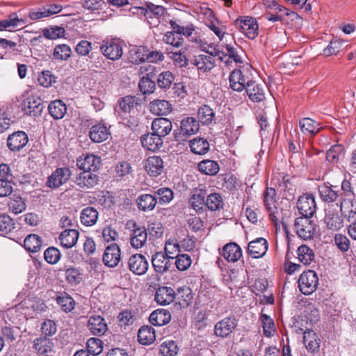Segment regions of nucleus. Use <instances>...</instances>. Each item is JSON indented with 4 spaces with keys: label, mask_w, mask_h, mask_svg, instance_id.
I'll use <instances>...</instances> for the list:
<instances>
[{
    "label": "nucleus",
    "mask_w": 356,
    "mask_h": 356,
    "mask_svg": "<svg viewBox=\"0 0 356 356\" xmlns=\"http://www.w3.org/2000/svg\"><path fill=\"white\" fill-rule=\"evenodd\" d=\"M338 203L336 204H327L325 209V217L323 222L326 227L332 231L337 232L343 227V217L337 209Z\"/></svg>",
    "instance_id": "1"
},
{
    "label": "nucleus",
    "mask_w": 356,
    "mask_h": 356,
    "mask_svg": "<svg viewBox=\"0 0 356 356\" xmlns=\"http://www.w3.org/2000/svg\"><path fill=\"white\" fill-rule=\"evenodd\" d=\"M234 26L248 39L254 40L259 34V25L252 17H239L234 21Z\"/></svg>",
    "instance_id": "2"
},
{
    "label": "nucleus",
    "mask_w": 356,
    "mask_h": 356,
    "mask_svg": "<svg viewBox=\"0 0 356 356\" xmlns=\"http://www.w3.org/2000/svg\"><path fill=\"white\" fill-rule=\"evenodd\" d=\"M200 129L199 121L192 117L184 118L180 125V129L175 134V140L181 143L193 134H195Z\"/></svg>",
    "instance_id": "3"
},
{
    "label": "nucleus",
    "mask_w": 356,
    "mask_h": 356,
    "mask_svg": "<svg viewBox=\"0 0 356 356\" xmlns=\"http://www.w3.org/2000/svg\"><path fill=\"white\" fill-rule=\"evenodd\" d=\"M318 284V278L315 271L309 270L302 273L298 279V287L305 295L314 292Z\"/></svg>",
    "instance_id": "4"
},
{
    "label": "nucleus",
    "mask_w": 356,
    "mask_h": 356,
    "mask_svg": "<svg viewBox=\"0 0 356 356\" xmlns=\"http://www.w3.org/2000/svg\"><path fill=\"white\" fill-rule=\"evenodd\" d=\"M238 324L236 318L234 316L225 317L217 322L213 328L214 334L220 338H227L234 331Z\"/></svg>",
    "instance_id": "5"
},
{
    "label": "nucleus",
    "mask_w": 356,
    "mask_h": 356,
    "mask_svg": "<svg viewBox=\"0 0 356 356\" xmlns=\"http://www.w3.org/2000/svg\"><path fill=\"white\" fill-rule=\"evenodd\" d=\"M310 218L299 217L294 222L297 234L304 240L312 238L316 231V225Z\"/></svg>",
    "instance_id": "6"
},
{
    "label": "nucleus",
    "mask_w": 356,
    "mask_h": 356,
    "mask_svg": "<svg viewBox=\"0 0 356 356\" xmlns=\"http://www.w3.org/2000/svg\"><path fill=\"white\" fill-rule=\"evenodd\" d=\"M338 207L342 216L346 220L350 221L356 218V200L353 197H348V194H341Z\"/></svg>",
    "instance_id": "7"
},
{
    "label": "nucleus",
    "mask_w": 356,
    "mask_h": 356,
    "mask_svg": "<svg viewBox=\"0 0 356 356\" xmlns=\"http://www.w3.org/2000/svg\"><path fill=\"white\" fill-rule=\"evenodd\" d=\"M100 49L103 54L112 60H118L123 54L122 44L115 39L104 40Z\"/></svg>",
    "instance_id": "8"
},
{
    "label": "nucleus",
    "mask_w": 356,
    "mask_h": 356,
    "mask_svg": "<svg viewBox=\"0 0 356 356\" xmlns=\"http://www.w3.org/2000/svg\"><path fill=\"white\" fill-rule=\"evenodd\" d=\"M71 175L70 168H58L49 176L46 186L50 188H57L65 184L70 179Z\"/></svg>",
    "instance_id": "9"
},
{
    "label": "nucleus",
    "mask_w": 356,
    "mask_h": 356,
    "mask_svg": "<svg viewBox=\"0 0 356 356\" xmlns=\"http://www.w3.org/2000/svg\"><path fill=\"white\" fill-rule=\"evenodd\" d=\"M318 192L321 200L328 204H334L339 198L341 199V193L338 190V186L329 182L318 186Z\"/></svg>",
    "instance_id": "10"
},
{
    "label": "nucleus",
    "mask_w": 356,
    "mask_h": 356,
    "mask_svg": "<svg viewBox=\"0 0 356 356\" xmlns=\"http://www.w3.org/2000/svg\"><path fill=\"white\" fill-rule=\"evenodd\" d=\"M297 208L301 217H312L316 210V204L312 195L304 194L298 198Z\"/></svg>",
    "instance_id": "11"
},
{
    "label": "nucleus",
    "mask_w": 356,
    "mask_h": 356,
    "mask_svg": "<svg viewBox=\"0 0 356 356\" xmlns=\"http://www.w3.org/2000/svg\"><path fill=\"white\" fill-rule=\"evenodd\" d=\"M128 266L130 271L137 275L145 274L149 268L147 259L141 254L131 255L128 260Z\"/></svg>",
    "instance_id": "12"
},
{
    "label": "nucleus",
    "mask_w": 356,
    "mask_h": 356,
    "mask_svg": "<svg viewBox=\"0 0 356 356\" xmlns=\"http://www.w3.org/2000/svg\"><path fill=\"white\" fill-rule=\"evenodd\" d=\"M207 191L205 186L200 185L191 191V195L189 198V205L196 212H202L203 207L206 205L205 197Z\"/></svg>",
    "instance_id": "13"
},
{
    "label": "nucleus",
    "mask_w": 356,
    "mask_h": 356,
    "mask_svg": "<svg viewBox=\"0 0 356 356\" xmlns=\"http://www.w3.org/2000/svg\"><path fill=\"white\" fill-rule=\"evenodd\" d=\"M22 106L26 114L34 117L40 115L44 108L42 100L36 96L28 97Z\"/></svg>",
    "instance_id": "14"
},
{
    "label": "nucleus",
    "mask_w": 356,
    "mask_h": 356,
    "mask_svg": "<svg viewBox=\"0 0 356 356\" xmlns=\"http://www.w3.org/2000/svg\"><path fill=\"white\" fill-rule=\"evenodd\" d=\"M132 225V234L130 243L134 248L139 249L145 245L147 241V233L143 226H138L136 222L129 221L127 225Z\"/></svg>",
    "instance_id": "15"
},
{
    "label": "nucleus",
    "mask_w": 356,
    "mask_h": 356,
    "mask_svg": "<svg viewBox=\"0 0 356 356\" xmlns=\"http://www.w3.org/2000/svg\"><path fill=\"white\" fill-rule=\"evenodd\" d=\"M193 65L197 67L199 73L207 74L216 66V61L212 56L207 54H198L191 60Z\"/></svg>",
    "instance_id": "16"
},
{
    "label": "nucleus",
    "mask_w": 356,
    "mask_h": 356,
    "mask_svg": "<svg viewBox=\"0 0 356 356\" xmlns=\"http://www.w3.org/2000/svg\"><path fill=\"white\" fill-rule=\"evenodd\" d=\"M74 184L81 188L90 189L98 184L99 177L88 170L79 173L73 179Z\"/></svg>",
    "instance_id": "17"
},
{
    "label": "nucleus",
    "mask_w": 356,
    "mask_h": 356,
    "mask_svg": "<svg viewBox=\"0 0 356 356\" xmlns=\"http://www.w3.org/2000/svg\"><path fill=\"white\" fill-rule=\"evenodd\" d=\"M28 142V135L23 131H17L9 135L7 146L10 151L18 152L24 147Z\"/></svg>",
    "instance_id": "18"
},
{
    "label": "nucleus",
    "mask_w": 356,
    "mask_h": 356,
    "mask_svg": "<svg viewBox=\"0 0 356 356\" xmlns=\"http://www.w3.org/2000/svg\"><path fill=\"white\" fill-rule=\"evenodd\" d=\"M105 266L109 268L115 267L120 261V249L116 243L108 245L102 257Z\"/></svg>",
    "instance_id": "19"
},
{
    "label": "nucleus",
    "mask_w": 356,
    "mask_h": 356,
    "mask_svg": "<svg viewBox=\"0 0 356 356\" xmlns=\"http://www.w3.org/2000/svg\"><path fill=\"white\" fill-rule=\"evenodd\" d=\"M76 165L83 171H97L101 165V159L94 154H87L77 159Z\"/></svg>",
    "instance_id": "20"
},
{
    "label": "nucleus",
    "mask_w": 356,
    "mask_h": 356,
    "mask_svg": "<svg viewBox=\"0 0 356 356\" xmlns=\"http://www.w3.org/2000/svg\"><path fill=\"white\" fill-rule=\"evenodd\" d=\"M229 87L234 91L241 92L245 89L251 80L243 75L239 69H234L229 74Z\"/></svg>",
    "instance_id": "21"
},
{
    "label": "nucleus",
    "mask_w": 356,
    "mask_h": 356,
    "mask_svg": "<svg viewBox=\"0 0 356 356\" xmlns=\"http://www.w3.org/2000/svg\"><path fill=\"white\" fill-rule=\"evenodd\" d=\"M119 106L125 114L134 116L140 106V100L134 96H125L119 101Z\"/></svg>",
    "instance_id": "22"
},
{
    "label": "nucleus",
    "mask_w": 356,
    "mask_h": 356,
    "mask_svg": "<svg viewBox=\"0 0 356 356\" xmlns=\"http://www.w3.org/2000/svg\"><path fill=\"white\" fill-rule=\"evenodd\" d=\"M134 9L140 11L141 15H143L146 19H157L159 22V18L163 16L166 12V10L162 6L154 5L152 3H147L145 7H135Z\"/></svg>",
    "instance_id": "23"
},
{
    "label": "nucleus",
    "mask_w": 356,
    "mask_h": 356,
    "mask_svg": "<svg viewBox=\"0 0 356 356\" xmlns=\"http://www.w3.org/2000/svg\"><path fill=\"white\" fill-rule=\"evenodd\" d=\"M321 341L318 335L314 330L307 329L303 332V343L309 353H318L319 351Z\"/></svg>",
    "instance_id": "24"
},
{
    "label": "nucleus",
    "mask_w": 356,
    "mask_h": 356,
    "mask_svg": "<svg viewBox=\"0 0 356 356\" xmlns=\"http://www.w3.org/2000/svg\"><path fill=\"white\" fill-rule=\"evenodd\" d=\"M170 259L162 252L154 253L152 257V264L154 270L161 274L168 271L172 266Z\"/></svg>",
    "instance_id": "25"
},
{
    "label": "nucleus",
    "mask_w": 356,
    "mask_h": 356,
    "mask_svg": "<svg viewBox=\"0 0 356 356\" xmlns=\"http://www.w3.org/2000/svg\"><path fill=\"white\" fill-rule=\"evenodd\" d=\"M175 292L169 286L159 287L154 294V300L161 305H168L174 301Z\"/></svg>",
    "instance_id": "26"
},
{
    "label": "nucleus",
    "mask_w": 356,
    "mask_h": 356,
    "mask_svg": "<svg viewBox=\"0 0 356 356\" xmlns=\"http://www.w3.org/2000/svg\"><path fill=\"white\" fill-rule=\"evenodd\" d=\"M268 250V243L264 238H258L249 243L248 251L252 258L262 257Z\"/></svg>",
    "instance_id": "27"
},
{
    "label": "nucleus",
    "mask_w": 356,
    "mask_h": 356,
    "mask_svg": "<svg viewBox=\"0 0 356 356\" xmlns=\"http://www.w3.org/2000/svg\"><path fill=\"white\" fill-rule=\"evenodd\" d=\"M88 327L94 335L101 336L108 330L107 324L100 316H90L88 321Z\"/></svg>",
    "instance_id": "28"
},
{
    "label": "nucleus",
    "mask_w": 356,
    "mask_h": 356,
    "mask_svg": "<svg viewBox=\"0 0 356 356\" xmlns=\"http://www.w3.org/2000/svg\"><path fill=\"white\" fill-rule=\"evenodd\" d=\"M172 128L171 121L165 118H156L152 123L153 132L161 138L167 136L171 131Z\"/></svg>",
    "instance_id": "29"
},
{
    "label": "nucleus",
    "mask_w": 356,
    "mask_h": 356,
    "mask_svg": "<svg viewBox=\"0 0 356 356\" xmlns=\"http://www.w3.org/2000/svg\"><path fill=\"white\" fill-rule=\"evenodd\" d=\"M110 135L108 128L104 124L93 125L89 131V138L94 143H102L106 140Z\"/></svg>",
    "instance_id": "30"
},
{
    "label": "nucleus",
    "mask_w": 356,
    "mask_h": 356,
    "mask_svg": "<svg viewBox=\"0 0 356 356\" xmlns=\"http://www.w3.org/2000/svg\"><path fill=\"white\" fill-rule=\"evenodd\" d=\"M145 168L151 177H157L163 170V161L160 156H150L147 159Z\"/></svg>",
    "instance_id": "31"
},
{
    "label": "nucleus",
    "mask_w": 356,
    "mask_h": 356,
    "mask_svg": "<svg viewBox=\"0 0 356 356\" xmlns=\"http://www.w3.org/2000/svg\"><path fill=\"white\" fill-rule=\"evenodd\" d=\"M144 50L143 48H139L137 49L136 58L133 59V62L143 63L147 61L149 63H156L157 61H162L164 60V56L162 52L158 51H152L147 54H143L142 51Z\"/></svg>",
    "instance_id": "32"
},
{
    "label": "nucleus",
    "mask_w": 356,
    "mask_h": 356,
    "mask_svg": "<svg viewBox=\"0 0 356 356\" xmlns=\"http://www.w3.org/2000/svg\"><path fill=\"white\" fill-rule=\"evenodd\" d=\"M156 195L151 194H141L136 200L138 209L143 212L152 211L157 204Z\"/></svg>",
    "instance_id": "33"
},
{
    "label": "nucleus",
    "mask_w": 356,
    "mask_h": 356,
    "mask_svg": "<svg viewBox=\"0 0 356 356\" xmlns=\"http://www.w3.org/2000/svg\"><path fill=\"white\" fill-rule=\"evenodd\" d=\"M141 143L144 148L149 151L154 152L159 149L163 145L162 138L155 133L147 134L142 136Z\"/></svg>",
    "instance_id": "34"
},
{
    "label": "nucleus",
    "mask_w": 356,
    "mask_h": 356,
    "mask_svg": "<svg viewBox=\"0 0 356 356\" xmlns=\"http://www.w3.org/2000/svg\"><path fill=\"white\" fill-rule=\"evenodd\" d=\"M222 255L227 261L236 262L242 257V250L238 244L229 243L223 247Z\"/></svg>",
    "instance_id": "35"
},
{
    "label": "nucleus",
    "mask_w": 356,
    "mask_h": 356,
    "mask_svg": "<svg viewBox=\"0 0 356 356\" xmlns=\"http://www.w3.org/2000/svg\"><path fill=\"white\" fill-rule=\"evenodd\" d=\"M79 236V233L74 229H65L59 236L60 245L65 248H71L76 245Z\"/></svg>",
    "instance_id": "36"
},
{
    "label": "nucleus",
    "mask_w": 356,
    "mask_h": 356,
    "mask_svg": "<svg viewBox=\"0 0 356 356\" xmlns=\"http://www.w3.org/2000/svg\"><path fill=\"white\" fill-rule=\"evenodd\" d=\"M149 111L156 115H167L172 111V106L168 101L155 99L149 103Z\"/></svg>",
    "instance_id": "37"
},
{
    "label": "nucleus",
    "mask_w": 356,
    "mask_h": 356,
    "mask_svg": "<svg viewBox=\"0 0 356 356\" xmlns=\"http://www.w3.org/2000/svg\"><path fill=\"white\" fill-rule=\"evenodd\" d=\"M245 91L249 98L254 102H260L265 99L263 87L254 81H250L246 86Z\"/></svg>",
    "instance_id": "38"
},
{
    "label": "nucleus",
    "mask_w": 356,
    "mask_h": 356,
    "mask_svg": "<svg viewBox=\"0 0 356 356\" xmlns=\"http://www.w3.org/2000/svg\"><path fill=\"white\" fill-rule=\"evenodd\" d=\"M149 322L157 326L164 325L171 320L170 312L165 309H159L154 311L149 316Z\"/></svg>",
    "instance_id": "39"
},
{
    "label": "nucleus",
    "mask_w": 356,
    "mask_h": 356,
    "mask_svg": "<svg viewBox=\"0 0 356 356\" xmlns=\"http://www.w3.org/2000/svg\"><path fill=\"white\" fill-rule=\"evenodd\" d=\"M301 131L304 134L315 136L321 129V124L309 118H304L299 122Z\"/></svg>",
    "instance_id": "40"
},
{
    "label": "nucleus",
    "mask_w": 356,
    "mask_h": 356,
    "mask_svg": "<svg viewBox=\"0 0 356 356\" xmlns=\"http://www.w3.org/2000/svg\"><path fill=\"white\" fill-rule=\"evenodd\" d=\"M54 343L46 337H39L33 341V348L39 355H44L53 350Z\"/></svg>",
    "instance_id": "41"
},
{
    "label": "nucleus",
    "mask_w": 356,
    "mask_h": 356,
    "mask_svg": "<svg viewBox=\"0 0 356 356\" xmlns=\"http://www.w3.org/2000/svg\"><path fill=\"white\" fill-rule=\"evenodd\" d=\"M156 339L155 330L149 325L142 326L138 332V342L143 345H150Z\"/></svg>",
    "instance_id": "42"
},
{
    "label": "nucleus",
    "mask_w": 356,
    "mask_h": 356,
    "mask_svg": "<svg viewBox=\"0 0 356 356\" xmlns=\"http://www.w3.org/2000/svg\"><path fill=\"white\" fill-rule=\"evenodd\" d=\"M49 113L55 120L62 119L66 112L67 106L61 100L57 99L50 102L48 106Z\"/></svg>",
    "instance_id": "43"
},
{
    "label": "nucleus",
    "mask_w": 356,
    "mask_h": 356,
    "mask_svg": "<svg viewBox=\"0 0 356 356\" xmlns=\"http://www.w3.org/2000/svg\"><path fill=\"white\" fill-rule=\"evenodd\" d=\"M99 217L97 210L93 207H88L84 208L81 213V222L85 226L94 225Z\"/></svg>",
    "instance_id": "44"
},
{
    "label": "nucleus",
    "mask_w": 356,
    "mask_h": 356,
    "mask_svg": "<svg viewBox=\"0 0 356 356\" xmlns=\"http://www.w3.org/2000/svg\"><path fill=\"white\" fill-rule=\"evenodd\" d=\"M190 148L193 153L202 155L209 152V143L203 138L196 137L190 141Z\"/></svg>",
    "instance_id": "45"
},
{
    "label": "nucleus",
    "mask_w": 356,
    "mask_h": 356,
    "mask_svg": "<svg viewBox=\"0 0 356 356\" xmlns=\"http://www.w3.org/2000/svg\"><path fill=\"white\" fill-rule=\"evenodd\" d=\"M197 168L202 174L211 176L216 175L220 170L218 163L210 159H205L199 162Z\"/></svg>",
    "instance_id": "46"
},
{
    "label": "nucleus",
    "mask_w": 356,
    "mask_h": 356,
    "mask_svg": "<svg viewBox=\"0 0 356 356\" xmlns=\"http://www.w3.org/2000/svg\"><path fill=\"white\" fill-rule=\"evenodd\" d=\"M24 247L29 252H37L40 250L42 247V240L36 234H29L24 241Z\"/></svg>",
    "instance_id": "47"
},
{
    "label": "nucleus",
    "mask_w": 356,
    "mask_h": 356,
    "mask_svg": "<svg viewBox=\"0 0 356 356\" xmlns=\"http://www.w3.org/2000/svg\"><path fill=\"white\" fill-rule=\"evenodd\" d=\"M56 302L65 312H71L75 306L74 299L65 292L60 293L56 297Z\"/></svg>",
    "instance_id": "48"
},
{
    "label": "nucleus",
    "mask_w": 356,
    "mask_h": 356,
    "mask_svg": "<svg viewBox=\"0 0 356 356\" xmlns=\"http://www.w3.org/2000/svg\"><path fill=\"white\" fill-rule=\"evenodd\" d=\"M298 258L305 265H309L314 259L313 250L306 245H300L298 250Z\"/></svg>",
    "instance_id": "49"
},
{
    "label": "nucleus",
    "mask_w": 356,
    "mask_h": 356,
    "mask_svg": "<svg viewBox=\"0 0 356 356\" xmlns=\"http://www.w3.org/2000/svg\"><path fill=\"white\" fill-rule=\"evenodd\" d=\"M215 113L208 105H203L199 108L197 117L203 124H209L213 120Z\"/></svg>",
    "instance_id": "50"
},
{
    "label": "nucleus",
    "mask_w": 356,
    "mask_h": 356,
    "mask_svg": "<svg viewBox=\"0 0 356 356\" xmlns=\"http://www.w3.org/2000/svg\"><path fill=\"white\" fill-rule=\"evenodd\" d=\"M223 200L219 193H214L207 195L206 206L209 210H219L223 207Z\"/></svg>",
    "instance_id": "51"
},
{
    "label": "nucleus",
    "mask_w": 356,
    "mask_h": 356,
    "mask_svg": "<svg viewBox=\"0 0 356 356\" xmlns=\"http://www.w3.org/2000/svg\"><path fill=\"white\" fill-rule=\"evenodd\" d=\"M175 77L170 71H165L160 73L156 79L158 86L163 90L169 89L174 82Z\"/></svg>",
    "instance_id": "52"
},
{
    "label": "nucleus",
    "mask_w": 356,
    "mask_h": 356,
    "mask_svg": "<svg viewBox=\"0 0 356 356\" xmlns=\"http://www.w3.org/2000/svg\"><path fill=\"white\" fill-rule=\"evenodd\" d=\"M22 22L16 13H12L7 18L0 21V31H11L17 27Z\"/></svg>",
    "instance_id": "53"
},
{
    "label": "nucleus",
    "mask_w": 356,
    "mask_h": 356,
    "mask_svg": "<svg viewBox=\"0 0 356 356\" xmlns=\"http://www.w3.org/2000/svg\"><path fill=\"white\" fill-rule=\"evenodd\" d=\"M9 210L15 214L23 212L26 209V204L22 197L13 195L8 204Z\"/></svg>",
    "instance_id": "54"
},
{
    "label": "nucleus",
    "mask_w": 356,
    "mask_h": 356,
    "mask_svg": "<svg viewBox=\"0 0 356 356\" xmlns=\"http://www.w3.org/2000/svg\"><path fill=\"white\" fill-rule=\"evenodd\" d=\"M260 321L262 323L264 334L267 337L273 336L275 332L273 320L269 316L262 314L260 316Z\"/></svg>",
    "instance_id": "55"
},
{
    "label": "nucleus",
    "mask_w": 356,
    "mask_h": 356,
    "mask_svg": "<svg viewBox=\"0 0 356 356\" xmlns=\"http://www.w3.org/2000/svg\"><path fill=\"white\" fill-rule=\"evenodd\" d=\"M178 350L177 344L172 340L165 341L160 346V352L163 356H175Z\"/></svg>",
    "instance_id": "56"
},
{
    "label": "nucleus",
    "mask_w": 356,
    "mask_h": 356,
    "mask_svg": "<svg viewBox=\"0 0 356 356\" xmlns=\"http://www.w3.org/2000/svg\"><path fill=\"white\" fill-rule=\"evenodd\" d=\"M15 229V223L13 219L8 215L0 216V235L10 233Z\"/></svg>",
    "instance_id": "57"
},
{
    "label": "nucleus",
    "mask_w": 356,
    "mask_h": 356,
    "mask_svg": "<svg viewBox=\"0 0 356 356\" xmlns=\"http://www.w3.org/2000/svg\"><path fill=\"white\" fill-rule=\"evenodd\" d=\"M343 147L341 145L332 146L326 153V159L328 162L336 164L339 160Z\"/></svg>",
    "instance_id": "58"
},
{
    "label": "nucleus",
    "mask_w": 356,
    "mask_h": 356,
    "mask_svg": "<svg viewBox=\"0 0 356 356\" xmlns=\"http://www.w3.org/2000/svg\"><path fill=\"white\" fill-rule=\"evenodd\" d=\"M87 349L88 353L98 355L103 350V342L98 338H90L87 341Z\"/></svg>",
    "instance_id": "59"
},
{
    "label": "nucleus",
    "mask_w": 356,
    "mask_h": 356,
    "mask_svg": "<svg viewBox=\"0 0 356 356\" xmlns=\"http://www.w3.org/2000/svg\"><path fill=\"white\" fill-rule=\"evenodd\" d=\"M71 49L67 44L56 45L54 50V58L58 60H65L71 56Z\"/></svg>",
    "instance_id": "60"
},
{
    "label": "nucleus",
    "mask_w": 356,
    "mask_h": 356,
    "mask_svg": "<svg viewBox=\"0 0 356 356\" xmlns=\"http://www.w3.org/2000/svg\"><path fill=\"white\" fill-rule=\"evenodd\" d=\"M275 191L273 188H267L264 193V202L268 212L275 209Z\"/></svg>",
    "instance_id": "61"
},
{
    "label": "nucleus",
    "mask_w": 356,
    "mask_h": 356,
    "mask_svg": "<svg viewBox=\"0 0 356 356\" xmlns=\"http://www.w3.org/2000/svg\"><path fill=\"white\" fill-rule=\"evenodd\" d=\"M169 24H170V26L175 33H176L177 35H183L186 37H189L194 31V28L192 24L186 26H181L178 24L175 20L173 19H170L169 21Z\"/></svg>",
    "instance_id": "62"
},
{
    "label": "nucleus",
    "mask_w": 356,
    "mask_h": 356,
    "mask_svg": "<svg viewBox=\"0 0 356 356\" xmlns=\"http://www.w3.org/2000/svg\"><path fill=\"white\" fill-rule=\"evenodd\" d=\"M61 257L60 250L55 247L48 248L44 252V258L49 264H56Z\"/></svg>",
    "instance_id": "63"
},
{
    "label": "nucleus",
    "mask_w": 356,
    "mask_h": 356,
    "mask_svg": "<svg viewBox=\"0 0 356 356\" xmlns=\"http://www.w3.org/2000/svg\"><path fill=\"white\" fill-rule=\"evenodd\" d=\"M38 81L40 86L49 88L56 82V77L49 70H44L38 75Z\"/></svg>",
    "instance_id": "64"
}]
</instances>
